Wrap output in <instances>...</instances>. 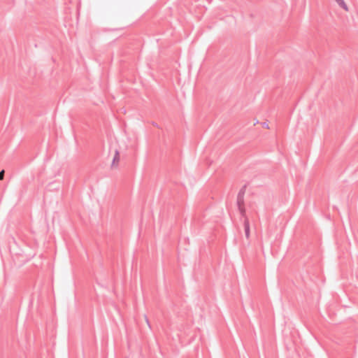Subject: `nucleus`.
Segmentation results:
<instances>
[{"mask_svg":"<svg viewBox=\"0 0 358 358\" xmlns=\"http://www.w3.org/2000/svg\"><path fill=\"white\" fill-rule=\"evenodd\" d=\"M247 185H244L239 190L238 195H237V199H236V204L237 206L240 205H244V196L245 194Z\"/></svg>","mask_w":358,"mask_h":358,"instance_id":"obj_1","label":"nucleus"},{"mask_svg":"<svg viewBox=\"0 0 358 358\" xmlns=\"http://www.w3.org/2000/svg\"><path fill=\"white\" fill-rule=\"evenodd\" d=\"M243 226H244V230H245V235L247 238H249L250 234V223L248 218H245L243 221Z\"/></svg>","mask_w":358,"mask_h":358,"instance_id":"obj_2","label":"nucleus"},{"mask_svg":"<svg viewBox=\"0 0 358 358\" xmlns=\"http://www.w3.org/2000/svg\"><path fill=\"white\" fill-rule=\"evenodd\" d=\"M120 161V153L117 150H115V155L113 157L111 166L114 167L116 166L115 164L117 163Z\"/></svg>","mask_w":358,"mask_h":358,"instance_id":"obj_3","label":"nucleus"},{"mask_svg":"<svg viewBox=\"0 0 358 358\" xmlns=\"http://www.w3.org/2000/svg\"><path fill=\"white\" fill-rule=\"evenodd\" d=\"M243 206L244 205H240V206H238V209L240 212L241 217L244 218V220H245V218H248V217H246L245 208H244Z\"/></svg>","mask_w":358,"mask_h":358,"instance_id":"obj_4","label":"nucleus"},{"mask_svg":"<svg viewBox=\"0 0 358 358\" xmlns=\"http://www.w3.org/2000/svg\"><path fill=\"white\" fill-rule=\"evenodd\" d=\"M335 1L338 4V6L343 8L345 11L348 10V7L344 0H335Z\"/></svg>","mask_w":358,"mask_h":358,"instance_id":"obj_5","label":"nucleus"},{"mask_svg":"<svg viewBox=\"0 0 358 358\" xmlns=\"http://www.w3.org/2000/svg\"><path fill=\"white\" fill-rule=\"evenodd\" d=\"M4 176V171L2 170L0 171V180H3Z\"/></svg>","mask_w":358,"mask_h":358,"instance_id":"obj_6","label":"nucleus"},{"mask_svg":"<svg viewBox=\"0 0 358 358\" xmlns=\"http://www.w3.org/2000/svg\"><path fill=\"white\" fill-rule=\"evenodd\" d=\"M145 320H146V322H147L148 327L150 328V324L149 320L146 316H145Z\"/></svg>","mask_w":358,"mask_h":358,"instance_id":"obj_7","label":"nucleus"},{"mask_svg":"<svg viewBox=\"0 0 358 358\" xmlns=\"http://www.w3.org/2000/svg\"><path fill=\"white\" fill-rule=\"evenodd\" d=\"M262 124H263V127H264L266 128H268V125L266 122H264V123H262Z\"/></svg>","mask_w":358,"mask_h":358,"instance_id":"obj_8","label":"nucleus"},{"mask_svg":"<svg viewBox=\"0 0 358 358\" xmlns=\"http://www.w3.org/2000/svg\"><path fill=\"white\" fill-rule=\"evenodd\" d=\"M153 124H154V126H157V127L158 126L157 124H156V123H153Z\"/></svg>","mask_w":358,"mask_h":358,"instance_id":"obj_9","label":"nucleus"}]
</instances>
